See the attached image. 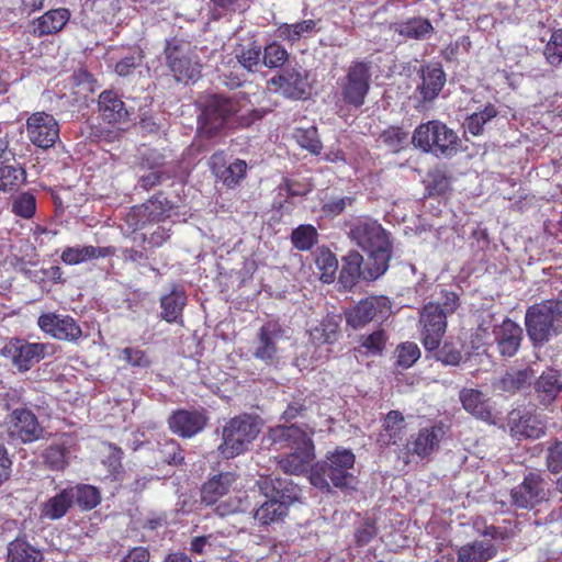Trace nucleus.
Instances as JSON below:
<instances>
[{"mask_svg": "<svg viewBox=\"0 0 562 562\" xmlns=\"http://www.w3.org/2000/svg\"><path fill=\"white\" fill-rule=\"evenodd\" d=\"M247 507L246 502L240 496H229L227 499H221L215 507L216 514L224 517L231 514L245 510Z\"/></svg>", "mask_w": 562, "mask_h": 562, "instance_id": "57", "label": "nucleus"}, {"mask_svg": "<svg viewBox=\"0 0 562 562\" xmlns=\"http://www.w3.org/2000/svg\"><path fill=\"white\" fill-rule=\"evenodd\" d=\"M75 498L74 490H64L41 507V517L56 520L65 516Z\"/></svg>", "mask_w": 562, "mask_h": 562, "instance_id": "34", "label": "nucleus"}, {"mask_svg": "<svg viewBox=\"0 0 562 562\" xmlns=\"http://www.w3.org/2000/svg\"><path fill=\"white\" fill-rule=\"evenodd\" d=\"M30 140L37 147L49 148L59 138V125L56 119L45 112L33 113L26 122Z\"/></svg>", "mask_w": 562, "mask_h": 562, "instance_id": "16", "label": "nucleus"}, {"mask_svg": "<svg viewBox=\"0 0 562 562\" xmlns=\"http://www.w3.org/2000/svg\"><path fill=\"white\" fill-rule=\"evenodd\" d=\"M291 452L282 457L278 463L288 474L299 475L310 468L315 459V449L312 441V435L301 440V443L291 448Z\"/></svg>", "mask_w": 562, "mask_h": 562, "instance_id": "20", "label": "nucleus"}, {"mask_svg": "<svg viewBox=\"0 0 562 562\" xmlns=\"http://www.w3.org/2000/svg\"><path fill=\"white\" fill-rule=\"evenodd\" d=\"M269 86L283 97L295 100L305 98L310 89L306 75L294 68L284 69L282 74L272 77Z\"/></svg>", "mask_w": 562, "mask_h": 562, "instance_id": "18", "label": "nucleus"}, {"mask_svg": "<svg viewBox=\"0 0 562 562\" xmlns=\"http://www.w3.org/2000/svg\"><path fill=\"white\" fill-rule=\"evenodd\" d=\"M98 106L101 117L108 123H120L128 116L124 102L111 90L99 95Z\"/></svg>", "mask_w": 562, "mask_h": 562, "instance_id": "26", "label": "nucleus"}, {"mask_svg": "<svg viewBox=\"0 0 562 562\" xmlns=\"http://www.w3.org/2000/svg\"><path fill=\"white\" fill-rule=\"evenodd\" d=\"M546 460L550 472L559 473L562 471V442L555 441L548 448Z\"/></svg>", "mask_w": 562, "mask_h": 562, "instance_id": "59", "label": "nucleus"}, {"mask_svg": "<svg viewBox=\"0 0 562 562\" xmlns=\"http://www.w3.org/2000/svg\"><path fill=\"white\" fill-rule=\"evenodd\" d=\"M261 60L262 53L260 46L251 45L237 56L236 66L247 71H255L260 66Z\"/></svg>", "mask_w": 562, "mask_h": 562, "instance_id": "55", "label": "nucleus"}, {"mask_svg": "<svg viewBox=\"0 0 562 562\" xmlns=\"http://www.w3.org/2000/svg\"><path fill=\"white\" fill-rule=\"evenodd\" d=\"M37 325L44 333L60 340L76 341L82 335L80 326L68 315L46 313L38 317Z\"/></svg>", "mask_w": 562, "mask_h": 562, "instance_id": "17", "label": "nucleus"}, {"mask_svg": "<svg viewBox=\"0 0 562 562\" xmlns=\"http://www.w3.org/2000/svg\"><path fill=\"white\" fill-rule=\"evenodd\" d=\"M395 356L396 364L408 369L420 358V349L415 342L406 341L397 346Z\"/></svg>", "mask_w": 562, "mask_h": 562, "instance_id": "52", "label": "nucleus"}, {"mask_svg": "<svg viewBox=\"0 0 562 562\" xmlns=\"http://www.w3.org/2000/svg\"><path fill=\"white\" fill-rule=\"evenodd\" d=\"M36 211L35 196L32 193L23 192L13 198L12 212L23 218H31Z\"/></svg>", "mask_w": 562, "mask_h": 562, "instance_id": "53", "label": "nucleus"}, {"mask_svg": "<svg viewBox=\"0 0 562 562\" xmlns=\"http://www.w3.org/2000/svg\"><path fill=\"white\" fill-rule=\"evenodd\" d=\"M282 338L281 326L277 322H267L258 333V339L254 349V356L268 364L278 360V344Z\"/></svg>", "mask_w": 562, "mask_h": 562, "instance_id": "19", "label": "nucleus"}, {"mask_svg": "<svg viewBox=\"0 0 562 562\" xmlns=\"http://www.w3.org/2000/svg\"><path fill=\"white\" fill-rule=\"evenodd\" d=\"M186 300L183 290L173 285L170 292L160 299L162 319L168 323L177 322L181 317Z\"/></svg>", "mask_w": 562, "mask_h": 562, "instance_id": "33", "label": "nucleus"}, {"mask_svg": "<svg viewBox=\"0 0 562 562\" xmlns=\"http://www.w3.org/2000/svg\"><path fill=\"white\" fill-rule=\"evenodd\" d=\"M381 139L387 145L390 150L398 151L406 139V134L400 128H390L381 135Z\"/></svg>", "mask_w": 562, "mask_h": 562, "instance_id": "62", "label": "nucleus"}, {"mask_svg": "<svg viewBox=\"0 0 562 562\" xmlns=\"http://www.w3.org/2000/svg\"><path fill=\"white\" fill-rule=\"evenodd\" d=\"M496 553L491 540H477L461 547L458 550L457 562H486Z\"/></svg>", "mask_w": 562, "mask_h": 562, "instance_id": "32", "label": "nucleus"}, {"mask_svg": "<svg viewBox=\"0 0 562 562\" xmlns=\"http://www.w3.org/2000/svg\"><path fill=\"white\" fill-rule=\"evenodd\" d=\"M445 435L441 426H431L418 431L414 440L408 443V450L420 458H425L435 452Z\"/></svg>", "mask_w": 562, "mask_h": 562, "instance_id": "24", "label": "nucleus"}, {"mask_svg": "<svg viewBox=\"0 0 562 562\" xmlns=\"http://www.w3.org/2000/svg\"><path fill=\"white\" fill-rule=\"evenodd\" d=\"M258 486L268 501L255 512L254 518L261 525H269L280 520L288 507L299 499L300 490L279 479L261 477Z\"/></svg>", "mask_w": 562, "mask_h": 562, "instance_id": "3", "label": "nucleus"}, {"mask_svg": "<svg viewBox=\"0 0 562 562\" xmlns=\"http://www.w3.org/2000/svg\"><path fill=\"white\" fill-rule=\"evenodd\" d=\"M313 431L306 432L296 425L291 426H276L270 428L269 432L265 437V440L269 441L270 445L278 446V448H293L295 445L301 443V440L305 439Z\"/></svg>", "mask_w": 562, "mask_h": 562, "instance_id": "27", "label": "nucleus"}, {"mask_svg": "<svg viewBox=\"0 0 562 562\" xmlns=\"http://www.w3.org/2000/svg\"><path fill=\"white\" fill-rule=\"evenodd\" d=\"M296 143L304 149L314 155H318L322 150V143L318 138L316 127L296 128L294 132Z\"/></svg>", "mask_w": 562, "mask_h": 562, "instance_id": "47", "label": "nucleus"}, {"mask_svg": "<svg viewBox=\"0 0 562 562\" xmlns=\"http://www.w3.org/2000/svg\"><path fill=\"white\" fill-rule=\"evenodd\" d=\"M526 330L533 344H543L562 330V301L547 300L527 310Z\"/></svg>", "mask_w": 562, "mask_h": 562, "instance_id": "4", "label": "nucleus"}, {"mask_svg": "<svg viewBox=\"0 0 562 562\" xmlns=\"http://www.w3.org/2000/svg\"><path fill=\"white\" fill-rule=\"evenodd\" d=\"M562 383L557 370L544 371L537 381L536 390L543 403H550L561 391Z\"/></svg>", "mask_w": 562, "mask_h": 562, "instance_id": "38", "label": "nucleus"}, {"mask_svg": "<svg viewBox=\"0 0 562 562\" xmlns=\"http://www.w3.org/2000/svg\"><path fill=\"white\" fill-rule=\"evenodd\" d=\"M121 359L133 367L146 368L150 364V361L145 352L134 348H124L121 352Z\"/></svg>", "mask_w": 562, "mask_h": 562, "instance_id": "60", "label": "nucleus"}, {"mask_svg": "<svg viewBox=\"0 0 562 562\" xmlns=\"http://www.w3.org/2000/svg\"><path fill=\"white\" fill-rule=\"evenodd\" d=\"M404 428V417L397 411H391L384 419L383 442L386 445H396L401 439Z\"/></svg>", "mask_w": 562, "mask_h": 562, "instance_id": "43", "label": "nucleus"}, {"mask_svg": "<svg viewBox=\"0 0 562 562\" xmlns=\"http://www.w3.org/2000/svg\"><path fill=\"white\" fill-rule=\"evenodd\" d=\"M350 236L373 260L374 274H383L389 268L391 244L381 224L371 218L357 220L352 224Z\"/></svg>", "mask_w": 562, "mask_h": 562, "instance_id": "1", "label": "nucleus"}, {"mask_svg": "<svg viewBox=\"0 0 562 562\" xmlns=\"http://www.w3.org/2000/svg\"><path fill=\"white\" fill-rule=\"evenodd\" d=\"M222 161V154H214L210 159L212 171L225 186L234 188L245 178L247 165L244 160L236 159L225 167L221 165Z\"/></svg>", "mask_w": 562, "mask_h": 562, "instance_id": "23", "label": "nucleus"}, {"mask_svg": "<svg viewBox=\"0 0 562 562\" xmlns=\"http://www.w3.org/2000/svg\"><path fill=\"white\" fill-rule=\"evenodd\" d=\"M437 359L447 366H458L462 359L459 350L445 345L437 355Z\"/></svg>", "mask_w": 562, "mask_h": 562, "instance_id": "63", "label": "nucleus"}, {"mask_svg": "<svg viewBox=\"0 0 562 562\" xmlns=\"http://www.w3.org/2000/svg\"><path fill=\"white\" fill-rule=\"evenodd\" d=\"M168 424L172 432L184 438H191L203 430L206 417L198 411L181 409L169 417Z\"/></svg>", "mask_w": 562, "mask_h": 562, "instance_id": "21", "label": "nucleus"}, {"mask_svg": "<svg viewBox=\"0 0 562 562\" xmlns=\"http://www.w3.org/2000/svg\"><path fill=\"white\" fill-rule=\"evenodd\" d=\"M237 104L234 100L220 95H212L207 99L199 116V130L202 134L212 136L217 130L223 127L228 119L238 115Z\"/></svg>", "mask_w": 562, "mask_h": 562, "instance_id": "9", "label": "nucleus"}, {"mask_svg": "<svg viewBox=\"0 0 562 562\" xmlns=\"http://www.w3.org/2000/svg\"><path fill=\"white\" fill-rule=\"evenodd\" d=\"M391 314V302L386 296H370L347 311L346 318L352 328H360L373 319H384Z\"/></svg>", "mask_w": 562, "mask_h": 562, "instance_id": "14", "label": "nucleus"}, {"mask_svg": "<svg viewBox=\"0 0 562 562\" xmlns=\"http://www.w3.org/2000/svg\"><path fill=\"white\" fill-rule=\"evenodd\" d=\"M165 52L177 81H195L200 77L201 65L195 50L188 43L172 40L167 42Z\"/></svg>", "mask_w": 562, "mask_h": 562, "instance_id": "8", "label": "nucleus"}, {"mask_svg": "<svg viewBox=\"0 0 562 562\" xmlns=\"http://www.w3.org/2000/svg\"><path fill=\"white\" fill-rule=\"evenodd\" d=\"M288 58V50L278 42H272L263 49L262 64L269 68H277L281 67Z\"/></svg>", "mask_w": 562, "mask_h": 562, "instance_id": "51", "label": "nucleus"}, {"mask_svg": "<svg viewBox=\"0 0 562 562\" xmlns=\"http://www.w3.org/2000/svg\"><path fill=\"white\" fill-rule=\"evenodd\" d=\"M531 374L529 370H510L499 380L497 389L504 392H515L522 387L529 380Z\"/></svg>", "mask_w": 562, "mask_h": 562, "instance_id": "46", "label": "nucleus"}, {"mask_svg": "<svg viewBox=\"0 0 562 562\" xmlns=\"http://www.w3.org/2000/svg\"><path fill=\"white\" fill-rule=\"evenodd\" d=\"M0 427L11 440L21 443L36 441L43 435L37 417L25 407L13 408L0 423Z\"/></svg>", "mask_w": 562, "mask_h": 562, "instance_id": "7", "label": "nucleus"}, {"mask_svg": "<svg viewBox=\"0 0 562 562\" xmlns=\"http://www.w3.org/2000/svg\"><path fill=\"white\" fill-rule=\"evenodd\" d=\"M339 323L334 316L325 318L317 326L310 329V337L316 345L331 344L337 336Z\"/></svg>", "mask_w": 562, "mask_h": 562, "instance_id": "41", "label": "nucleus"}, {"mask_svg": "<svg viewBox=\"0 0 562 562\" xmlns=\"http://www.w3.org/2000/svg\"><path fill=\"white\" fill-rule=\"evenodd\" d=\"M70 19V12L65 8L49 10L33 23V33L38 36L55 34L63 30Z\"/></svg>", "mask_w": 562, "mask_h": 562, "instance_id": "29", "label": "nucleus"}, {"mask_svg": "<svg viewBox=\"0 0 562 562\" xmlns=\"http://www.w3.org/2000/svg\"><path fill=\"white\" fill-rule=\"evenodd\" d=\"M370 66L364 61H356L348 68L341 81V95L344 101L355 108H360L370 89Z\"/></svg>", "mask_w": 562, "mask_h": 562, "instance_id": "10", "label": "nucleus"}, {"mask_svg": "<svg viewBox=\"0 0 562 562\" xmlns=\"http://www.w3.org/2000/svg\"><path fill=\"white\" fill-rule=\"evenodd\" d=\"M144 241L153 247L161 246L169 238V228L165 225H158L154 231L148 229L140 234Z\"/></svg>", "mask_w": 562, "mask_h": 562, "instance_id": "61", "label": "nucleus"}, {"mask_svg": "<svg viewBox=\"0 0 562 562\" xmlns=\"http://www.w3.org/2000/svg\"><path fill=\"white\" fill-rule=\"evenodd\" d=\"M74 439L69 435H63L57 441L53 442L44 452L45 462L53 470H63L71 457Z\"/></svg>", "mask_w": 562, "mask_h": 562, "instance_id": "30", "label": "nucleus"}, {"mask_svg": "<svg viewBox=\"0 0 562 562\" xmlns=\"http://www.w3.org/2000/svg\"><path fill=\"white\" fill-rule=\"evenodd\" d=\"M110 248L94 246L68 247L61 254V260L66 265H79L90 259L103 258L110 255Z\"/></svg>", "mask_w": 562, "mask_h": 562, "instance_id": "35", "label": "nucleus"}, {"mask_svg": "<svg viewBox=\"0 0 562 562\" xmlns=\"http://www.w3.org/2000/svg\"><path fill=\"white\" fill-rule=\"evenodd\" d=\"M25 179L23 168L14 165L0 167V190L7 191L20 186Z\"/></svg>", "mask_w": 562, "mask_h": 562, "instance_id": "48", "label": "nucleus"}, {"mask_svg": "<svg viewBox=\"0 0 562 562\" xmlns=\"http://www.w3.org/2000/svg\"><path fill=\"white\" fill-rule=\"evenodd\" d=\"M235 476L232 473H221L209 480L202 488V501L206 505H217L220 501L228 493Z\"/></svg>", "mask_w": 562, "mask_h": 562, "instance_id": "31", "label": "nucleus"}, {"mask_svg": "<svg viewBox=\"0 0 562 562\" xmlns=\"http://www.w3.org/2000/svg\"><path fill=\"white\" fill-rule=\"evenodd\" d=\"M446 318L440 304L428 303L424 306L420 313V324L423 326V344L427 350H435L439 347L447 327Z\"/></svg>", "mask_w": 562, "mask_h": 562, "instance_id": "15", "label": "nucleus"}, {"mask_svg": "<svg viewBox=\"0 0 562 562\" xmlns=\"http://www.w3.org/2000/svg\"><path fill=\"white\" fill-rule=\"evenodd\" d=\"M74 494L77 503L85 509L94 508L101 499L100 492L92 485H78Z\"/></svg>", "mask_w": 562, "mask_h": 562, "instance_id": "54", "label": "nucleus"}, {"mask_svg": "<svg viewBox=\"0 0 562 562\" xmlns=\"http://www.w3.org/2000/svg\"><path fill=\"white\" fill-rule=\"evenodd\" d=\"M460 401L463 408L480 419L486 420L491 413L486 396L479 390L464 389L460 392Z\"/></svg>", "mask_w": 562, "mask_h": 562, "instance_id": "36", "label": "nucleus"}, {"mask_svg": "<svg viewBox=\"0 0 562 562\" xmlns=\"http://www.w3.org/2000/svg\"><path fill=\"white\" fill-rule=\"evenodd\" d=\"M355 454L347 449H336L326 459L316 463L311 471L310 482L319 490H329V483L338 488L353 487L352 474Z\"/></svg>", "mask_w": 562, "mask_h": 562, "instance_id": "2", "label": "nucleus"}, {"mask_svg": "<svg viewBox=\"0 0 562 562\" xmlns=\"http://www.w3.org/2000/svg\"><path fill=\"white\" fill-rule=\"evenodd\" d=\"M431 32L430 22L422 18L409 20L400 26V33L412 38H426Z\"/></svg>", "mask_w": 562, "mask_h": 562, "instance_id": "50", "label": "nucleus"}, {"mask_svg": "<svg viewBox=\"0 0 562 562\" xmlns=\"http://www.w3.org/2000/svg\"><path fill=\"white\" fill-rule=\"evenodd\" d=\"M172 206L161 194L148 202L133 207L126 215V223L134 232L147 229V226L165 222L171 217Z\"/></svg>", "mask_w": 562, "mask_h": 562, "instance_id": "11", "label": "nucleus"}, {"mask_svg": "<svg viewBox=\"0 0 562 562\" xmlns=\"http://www.w3.org/2000/svg\"><path fill=\"white\" fill-rule=\"evenodd\" d=\"M499 352L506 357H513L519 349L522 329L515 322L506 318L494 330Z\"/></svg>", "mask_w": 562, "mask_h": 562, "instance_id": "22", "label": "nucleus"}, {"mask_svg": "<svg viewBox=\"0 0 562 562\" xmlns=\"http://www.w3.org/2000/svg\"><path fill=\"white\" fill-rule=\"evenodd\" d=\"M315 266L322 282L331 283L335 281L338 270V260L335 254H333L329 249H317L315 252Z\"/></svg>", "mask_w": 562, "mask_h": 562, "instance_id": "37", "label": "nucleus"}, {"mask_svg": "<svg viewBox=\"0 0 562 562\" xmlns=\"http://www.w3.org/2000/svg\"><path fill=\"white\" fill-rule=\"evenodd\" d=\"M102 463L108 468L109 475L117 477L121 471L122 451L112 443H102L100 448Z\"/></svg>", "mask_w": 562, "mask_h": 562, "instance_id": "44", "label": "nucleus"}, {"mask_svg": "<svg viewBox=\"0 0 562 562\" xmlns=\"http://www.w3.org/2000/svg\"><path fill=\"white\" fill-rule=\"evenodd\" d=\"M317 231L313 225H300L292 232V244L296 249L310 250L317 241Z\"/></svg>", "mask_w": 562, "mask_h": 562, "instance_id": "45", "label": "nucleus"}, {"mask_svg": "<svg viewBox=\"0 0 562 562\" xmlns=\"http://www.w3.org/2000/svg\"><path fill=\"white\" fill-rule=\"evenodd\" d=\"M318 31L317 22L314 20H303L295 23H281L276 30V37L294 45L301 40L311 37Z\"/></svg>", "mask_w": 562, "mask_h": 562, "instance_id": "25", "label": "nucleus"}, {"mask_svg": "<svg viewBox=\"0 0 562 562\" xmlns=\"http://www.w3.org/2000/svg\"><path fill=\"white\" fill-rule=\"evenodd\" d=\"M412 140L415 147L436 157H452L460 146L458 134L437 120L417 126Z\"/></svg>", "mask_w": 562, "mask_h": 562, "instance_id": "6", "label": "nucleus"}, {"mask_svg": "<svg viewBox=\"0 0 562 562\" xmlns=\"http://www.w3.org/2000/svg\"><path fill=\"white\" fill-rule=\"evenodd\" d=\"M497 115V110L493 104H486L482 110L470 114L463 123L465 132L477 136L484 131V126Z\"/></svg>", "mask_w": 562, "mask_h": 562, "instance_id": "40", "label": "nucleus"}, {"mask_svg": "<svg viewBox=\"0 0 562 562\" xmlns=\"http://www.w3.org/2000/svg\"><path fill=\"white\" fill-rule=\"evenodd\" d=\"M544 423L536 416H522L513 430L526 438H539L544 434Z\"/></svg>", "mask_w": 562, "mask_h": 562, "instance_id": "49", "label": "nucleus"}, {"mask_svg": "<svg viewBox=\"0 0 562 562\" xmlns=\"http://www.w3.org/2000/svg\"><path fill=\"white\" fill-rule=\"evenodd\" d=\"M362 256L357 251H350L344 259L339 281L344 286H351L360 277Z\"/></svg>", "mask_w": 562, "mask_h": 562, "instance_id": "42", "label": "nucleus"}, {"mask_svg": "<svg viewBox=\"0 0 562 562\" xmlns=\"http://www.w3.org/2000/svg\"><path fill=\"white\" fill-rule=\"evenodd\" d=\"M351 202H352V199L349 196L335 198V199L330 200L329 202H327L326 204H324L323 211L327 215L336 216V215L340 214L346 209L347 205H350Z\"/></svg>", "mask_w": 562, "mask_h": 562, "instance_id": "64", "label": "nucleus"}, {"mask_svg": "<svg viewBox=\"0 0 562 562\" xmlns=\"http://www.w3.org/2000/svg\"><path fill=\"white\" fill-rule=\"evenodd\" d=\"M0 353L4 358L9 359L18 371L25 372L44 358L46 353V345L13 338L4 345Z\"/></svg>", "mask_w": 562, "mask_h": 562, "instance_id": "12", "label": "nucleus"}, {"mask_svg": "<svg viewBox=\"0 0 562 562\" xmlns=\"http://www.w3.org/2000/svg\"><path fill=\"white\" fill-rule=\"evenodd\" d=\"M386 337L382 330L373 331L362 338L361 346L371 355H380L385 346Z\"/></svg>", "mask_w": 562, "mask_h": 562, "instance_id": "58", "label": "nucleus"}, {"mask_svg": "<svg viewBox=\"0 0 562 562\" xmlns=\"http://www.w3.org/2000/svg\"><path fill=\"white\" fill-rule=\"evenodd\" d=\"M10 562H41L43 554L40 550L22 539H15L8 547Z\"/></svg>", "mask_w": 562, "mask_h": 562, "instance_id": "39", "label": "nucleus"}, {"mask_svg": "<svg viewBox=\"0 0 562 562\" xmlns=\"http://www.w3.org/2000/svg\"><path fill=\"white\" fill-rule=\"evenodd\" d=\"M446 83V75L440 66L428 65L422 69V83L418 87L424 101H432Z\"/></svg>", "mask_w": 562, "mask_h": 562, "instance_id": "28", "label": "nucleus"}, {"mask_svg": "<svg viewBox=\"0 0 562 562\" xmlns=\"http://www.w3.org/2000/svg\"><path fill=\"white\" fill-rule=\"evenodd\" d=\"M513 505L521 509H532L548 501L547 482L540 474L530 472L510 492Z\"/></svg>", "mask_w": 562, "mask_h": 562, "instance_id": "13", "label": "nucleus"}, {"mask_svg": "<svg viewBox=\"0 0 562 562\" xmlns=\"http://www.w3.org/2000/svg\"><path fill=\"white\" fill-rule=\"evenodd\" d=\"M544 56L547 61L552 66L562 63V30H555L544 47Z\"/></svg>", "mask_w": 562, "mask_h": 562, "instance_id": "56", "label": "nucleus"}, {"mask_svg": "<svg viewBox=\"0 0 562 562\" xmlns=\"http://www.w3.org/2000/svg\"><path fill=\"white\" fill-rule=\"evenodd\" d=\"M261 419L252 415L231 418L223 427L218 451L226 459L235 458L248 450L261 430Z\"/></svg>", "mask_w": 562, "mask_h": 562, "instance_id": "5", "label": "nucleus"}]
</instances>
